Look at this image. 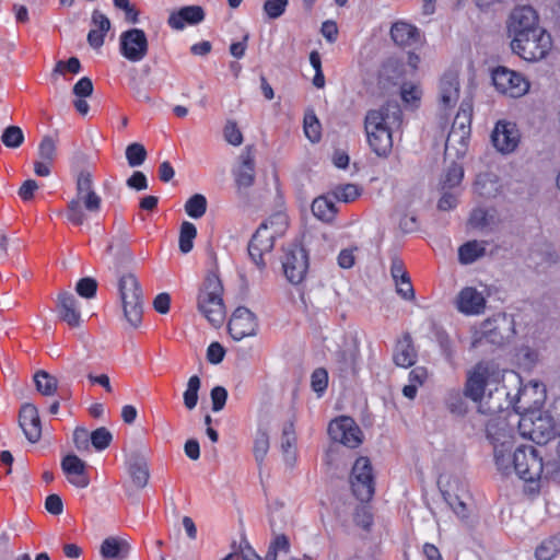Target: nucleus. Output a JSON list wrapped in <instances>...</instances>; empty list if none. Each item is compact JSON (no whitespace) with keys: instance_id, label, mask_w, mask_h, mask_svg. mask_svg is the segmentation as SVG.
I'll use <instances>...</instances> for the list:
<instances>
[{"instance_id":"1","label":"nucleus","mask_w":560,"mask_h":560,"mask_svg":"<svg viewBox=\"0 0 560 560\" xmlns=\"http://www.w3.org/2000/svg\"><path fill=\"white\" fill-rule=\"evenodd\" d=\"M402 112L396 102H387L378 109L365 115L364 128L371 150L381 158L389 155L393 149L392 127L399 126Z\"/></svg>"},{"instance_id":"2","label":"nucleus","mask_w":560,"mask_h":560,"mask_svg":"<svg viewBox=\"0 0 560 560\" xmlns=\"http://www.w3.org/2000/svg\"><path fill=\"white\" fill-rule=\"evenodd\" d=\"M487 439L493 445L494 462L497 468L503 475H510L513 470V444L514 429L505 419L491 418L486 424Z\"/></svg>"},{"instance_id":"3","label":"nucleus","mask_w":560,"mask_h":560,"mask_svg":"<svg viewBox=\"0 0 560 560\" xmlns=\"http://www.w3.org/2000/svg\"><path fill=\"white\" fill-rule=\"evenodd\" d=\"M92 185L91 174L81 172L77 179V198L68 202L66 210L68 221L75 226L82 225L86 219L82 203L85 210L91 213H98L101 210L102 199L93 190Z\"/></svg>"},{"instance_id":"4","label":"nucleus","mask_w":560,"mask_h":560,"mask_svg":"<svg viewBox=\"0 0 560 560\" xmlns=\"http://www.w3.org/2000/svg\"><path fill=\"white\" fill-rule=\"evenodd\" d=\"M222 293L220 278L210 273L205 278L197 298L198 310L214 326L221 325L225 318Z\"/></svg>"},{"instance_id":"5","label":"nucleus","mask_w":560,"mask_h":560,"mask_svg":"<svg viewBox=\"0 0 560 560\" xmlns=\"http://www.w3.org/2000/svg\"><path fill=\"white\" fill-rule=\"evenodd\" d=\"M118 290L122 302L124 314L128 323L138 327L142 320V290L135 275L126 273L120 277Z\"/></svg>"},{"instance_id":"6","label":"nucleus","mask_w":560,"mask_h":560,"mask_svg":"<svg viewBox=\"0 0 560 560\" xmlns=\"http://www.w3.org/2000/svg\"><path fill=\"white\" fill-rule=\"evenodd\" d=\"M488 378V369L481 364H478L467 376L464 387V395L465 397L479 404V412L485 415H494L502 409V406L491 401L493 399L492 393H490L488 400L483 399Z\"/></svg>"},{"instance_id":"7","label":"nucleus","mask_w":560,"mask_h":560,"mask_svg":"<svg viewBox=\"0 0 560 560\" xmlns=\"http://www.w3.org/2000/svg\"><path fill=\"white\" fill-rule=\"evenodd\" d=\"M518 429L523 436L539 445L547 444L558 434L553 419L538 409L523 415L518 421Z\"/></svg>"},{"instance_id":"8","label":"nucleus","mask_w":560,"mask_h":560,"mask_svg":"<svg viewBox=\"0 0 560 560\" xmlns=\"http://www.w3.org/2000/svg\"><path fill=\"white\" fill-rule=\"evenodd\" d=\"M551 47L552 38L546 30L527 34L511 42L513 52L529 62L544 59Z\"/></svg>"},{"instance_id":"9","label":"nucleus","mask_w":560,"mask_h":560,"mask_svg":"<svg viewBox=\"0 0 560 560\" xmlns=\"http://www.w3.org/2000/svg\"><path fill=\"white\" fill-rule=\"evenodd\" d=\"M353 495L361 502L372 500L375 492V479L371 460L361 456L357 458L350 475Z\"/></svg>"},{"instance_id":"10","label":"nucleus","mask_w":560,"mask_h":560,"mask_svg":"<svg viewBox=\"0 0 560 560\" xmlns=\"http://www.w3.org/2000/svg\"><path fill=\"white\" fill-rule=\"evenodd\" d=\"M544 469L542 458L532 445H521L513 452V470L524 481L540 478Z\"/></svg>"},{"instance_id":"11","label":"nucleus","mask_w":560,"mask_h":560,"mask_svg":"<svg viewBox=\"0 0 560 560\" xmlns=\"http://www.w3.org/2000/svg\"><path fill=\"white\" fill-rule=\"evenodd\" d=\"M282 267L289 282L300 284L306 278L310 268L307 250L301 244H289L288 247L284 248Z\"/></svg>"},{"instance_id":"12","label":"nucleus","mask_w":560,"mask_h":560,"mask_svg":"<svg viewBox=\"0 0 560 560\" xmlns=\"http://www.w3.org/2000/svg\"><path fill=\"white\" fill-rule=\"evenodd\" d=\"M545 30L539 24V15L530 5L515 7L508 20V32L512 39Z\"/></svg>"},{"instance_id":"13","label":"nucleus","mask_w":560,"mask_h":560,"mask_svg":"<svg viewBox=\"0 0 560 560\" xmlns=\"http://www.w3.org/2000/svg\"><path fill=\"white\" fill-rule=\"evenodd\" d=\"M330 439L349 448H355L362 443V431L350 417H339L330 421L328 425Z\"/></svg>"},{"instance_id":"14","label":"nucleus","mask_w":560,"mask_h":560,"mask_svg":"<svg viewBox=\"0 0 560 560\" xmlns=\"http://www.w3.org/2000/svg\"><path fill=\"white\" fill-rule=\"evenodd\" d=\"M474 116V102L471 97H465L453 120L450 133L446 139V148L451 142H459L466 145L471 133V121Z\"/></svg>"},{"instance_id":"15","label":"nucleus","mask_w":560,"mask_h":560,"mask_svg":"<svg viewBox=\"0 0 560 560\" xmlns=\"http://www.w3.org/2000/svg\"><path fill=\"white\" fill-rule=\"evenodd\" d=\"M275 240L276 233L270 231L268 222H262L252 236L247 250L252 261L259 269L266 267L264 256L272 250Z\"/></svg>"},{"instance_id":"16","label":"nucleus","mask_w":560,"mask_h":560,"mask_svg":"<svg viewBox=\"0 0 560 560\" xmlns=\"http://www.w3.org/2000/svg\"><path fill=\"white\" fill-rule=\"evenodd\" d=\"M495 89L511 97H521L526 94L530 88L527 78L523 72H490Z\"/></svg>"},{"instance_id":"17","label":"nucleus","mask_w":560,"mask_h":560,"mask_svg":"<svg viewBox=\"0 0 560 560\" xmlns=\"http://www.w3.org/2000/svg\"><path fill=\"white\" fill-rule=\"evenodd\" d=\"M521 133L516 124L499 120L491 133V142L493 147L501 153L513 152L520 143Z\"/></svg>"},{"instance_id":"18","label":"nucleus","mask_w":560,"mask_h":560,"mask_svg":"<svg viewBox=\"0 0 560 560\" xmlns=\"http://www.w3.org/2000/svg\"><path fill=\"white\" fill-rule=\"evenodd\" d=\"M258 323L255 314L244 306H238L228 323L229 334L234 340H242L255 335Z\"/></svg>"},{"instance_id":"19","label":"nucleus","mask_w":560,"mask_h":560,"mask_svg":"<svg viewBox=\"0 0 560 560\" xmlns=\"http://www.w3.org/2000/svg\"><path fill=\"white\" fill-rule=\"evenodd\" d=\"M148 51L145 33L140 28H131L120 35V52L130 61H140Z\"/></svg>"},{"instance_id":"20","label":"nucleus","mask_w":560,"mask_h":560,"mask_svg":"<svg viewBox=\"0 0 560 560\" xmlns=\"http://www.w3.org/2000/svg\"><path fill=\"white\" fill-rule=\"evenodd\" d=\"M390 37L399 47L413 49L422 46L425 40L417 26L405 21H397L392 25Z\"/></svg>"},{"instance_id":"21","label":"nucleus","mask_w":560,"mask_h":560,"mask_svg":"<svg viewBox=\"0 0 560 560\" xmlns=\"http://www.w3.org/2000/svg\"><path fill=\"white\" fill-rule=\"evenodd\" d=\"M459 98L458 72H444L439 85V105L442 110L453 107Z\"/></svg>"},{"instance_id":"22","label":"nucleus","mask_w":560,"mask_h":560,"mask_svg":"<svg viewBox=\"0 0 560 560\" xmlns=\"http://www.w3.org/2000/svg\"><path fill=\"white\" fill-rule=\"evenodd\" d=\"M19 423L26 439L31 443H36L40 439L42 424L38 410L34 405L25 404L21 407Z\"/></svg>"},{"instance_id":"23","label":"nucleus","mask_w":560,"mask_h":560,"mask_svg":"<svg viewBox=\"0 0 560 560\" xmlns=\"http://www.w3.org/2000/svg\"><path fill=\"white\" fill-rule=\"evenodd\" d=\"M456 307L463 314L479 315L486 307V299L477 289L466 287L457 294Z\"/></svg>"},{"instance_id":"24","label":"nucleus","mask_w":560,"mask_h":560,"mask_svg":"<svg viewBox=\"0 0 560 560\" xmlns=\"http://www.w3.org/2000/svg\"><path fill=\"white\" fill-rule=\"evenodd\" d=\"M205 16V11L200 5H186L173 11L167 19V24L173 30L182 31L187 25L201 23Z\"/></svg>"},{"instance_id":"25","label":"nucleus","mask_w":560,"mask_h":560,"mask_svg":"<svg viewBox=\"0 0 560 560\" xmlns=\"http://www.w3.org/2000/svg\"><path fill=\"white\" fill-rule=\"evenodd\" d=\"M61 468L68 481L74 487L86 488L89 486L90 478L85 470V463L77 455L65 456L61 460Z\"/></svg>"},{"instance_id":"26","label":"nucleus","mask_w":560,"mask_h":560,"mask_svg":"<svg viewBox=\"0 0 560 560\" xmlns=\"http://www.w3.org/2000/svg\"><path fill=\"white\" fill-rule=\"evenodd\" d=\"M418 359V351L415 347L410 332H404L394 347L393 360L397 366H412Z\"/></svg>"},{"instance_id":"27","label":"nucleus","mask_w":560,"mask_h":560,"mask_svg":"<svg viewBox=\"0 0 560 560\" xmlns=\"http://www.w3.org/2000/svg\"><path fill=\"white\" fill-rule=\"evenodd\" d=\"M57 311L60 318L70 327L74 328L80 325L81 313L78 306V300L72 293L61 292L58 294Z\"/></svg>"},{"instance_id":"28","label":"nucleus","mask_w":560,"mask_h":560,"mask_svg":"<svg viewBox=\"0 0 560 560\" xmlns=\"http://www.w3.org/2000/svg\"><path fill=\"white\" fill-rule=\"evenodd\" d=\"M240 159L241 165L235 172V183L238 188L252 187L255 183V156L250 149H246Z\"/></svg>"},{"instance_id":"29","label":"nucleus","mask_w":560,"mask_h":560,"mask_svg":"<svg viewBox=\"0 0 560 560\" xmlns=\"http://www.w3.org/2000/svg\"><path fill=\"white\" fill-rule=\"evenodd\" d=\"M130 549L127 540L110 536L103 540L100 552L103 559L124 560L129 556Z\"/></svg>"},{"instance_id":"30","label":"nucleus","mask_w":560,"mask_h":560,"mask_svg":"<svg viewBox=\"0 0 560 560\" xmlns=\"http://www.w3.org/2000/svg\"><path fill=\"white\" fill-rule=\"evenodd\" d=\"M537 388L538 384H535L533 386H524L518 390L513 401V409L516 413L521 415V417L537 410L541 405V398L530 399V393L535 392Z\"/></svg>"},{"instance_id":"31","label":"nucleus","mask_w":560,"mask_h":560,"mask_svg":"<svg viewBox=\"0 0 560 560\" xmlns=\"http://www.w3.org/2000/svg\"><path fill=\"white\" fill-rule=\"evenodd\" d=\"M311 209L317 219L327 223L331 222L338 213L336 200L331 194L315 198L312 202Z\"/></svg>"},{"instance_id":"32","label":"nucleus","mask_w":560,"mask_h":560,"mask_svg":"<svg viewBox=\"0 0 560 560\" xmlns=\"http://www.w3.org/2000/svg\"><path fill=\"white\" fill-rule=\"evenodd\" d=\"M444 402L447 410L456 417H463L467 413L468 406L465 400V395L459 389L448 390L445 395Z\"/></svg>"},{"instance_id":"33","label":"nucleus","mask_w":560,"mask_h":560,"mask_svg":"<svg viewBox=\"0 0 560 560\" xmlns=\"http://www.w3.org/2000/svg\"><path fill=\"white\" fill-rule=\"evenodd\" d=\"M128 472L136 488L142 489L147 486L149 480V469L144 459L136 458L131 460L128 466Z\"/></svg>"},{"instance_id":"34","label":"nucleus","mask_w":560,"mask_h":560,"mask_svg":"<svg viewBox=\"0 0 560 560\" xmlns=\"http://www.w3.org/2000/svg\"><path fill=\"white\" fill-rule=\"evenodd\" d=\"M486 248L477 241H470L463 244L458 249V260L463 265L472 264L479 257H482Z\"/></svg>"},{"instance_id":"35","label":"nucleus","mask_w":560,"mask_h":560,"mask_svg":"<svg viewBox=\"0 0 560 560\" xmlns=\"http://www.w3.org/2000/svg\"><path fill=\"white\" fill-rule=\"evenodd\" d=\"M400 96L407 106L412 109L418 108L422 98V89L415 82H404L400 85Z\"/></svg>"},{"instance_id":"36","label":"nucleus","mask_w":560,"mask_h":560,"mask_svg":"<svg viewBox=\"0 0 560 560\" xmlns=\"http://www.w3.org/2000/svg\"><path fill=\"white\" fill-rule=\"evenodd\" d=\"M34 382L37 390L44 396L54 395L57 390V380L45 371H38L34 375Z\"/></svg>"},{"instance_id":"37","label":"nucleus","mask_w":560,"mask_h":560,"mask_svg":"<svg viewBox=\"0 0 560 560\" xmlns=\"http://www.w3.org/2000/svg\"><path fill=\"white\" fill-rule=\"evenodd\" d=\"M196 236V226L191 222L184 221L179 231V249L182 253L187 254L192 249Z\"/></svg>"},{"instance_id":"38","label":"nucleus","mask_w":560,"mask_h":560,"mask_svg":"<svg viewBox=\"0 0 560 560\" xmlns=\"http://www.w3.org/2000/svg\"><path fill=\"white\" fill-rule=\"evenodd\" d=\"M498 183L491 178V175L483 174L479 175L475 182V191L483 197L491 198L498 194Z\"/></svg>"},{"instance_id":"39","label":"nucleus","mask_w":560,"mask_h":560,"mask_svg":"<svg viewBox=\"0 0 560 560\" xmlns=\"http://www.w3.org/2000/svg\"><path fill=\"white\" fill-rule=\"evenodd\" d=\"M442 495L445 502L450 505L453 512L460 518L466 520L469 516V509L464 500L456 493L450 490H442Z\"/></svg>"},{"instance_id":"40","label":"nucleus","mask_w":560,"mask_h":560,"mask_svg":"<svg viewBox=\"0 0 560 560\" xmlns=\"http://www.w3.org/2000/svg\"><path fill=\"white\" fill-rule=\"evenodd\" d=\"M207 199L201 194H195L185 203L186 213L192 219L201 218L207 211Z\"/></svg>"},{"instance_id":"41","label":"nucleus","mask_w":560,"mask_h":560,"mask_svg":"<svg viewBox=\"0 0 560 560\" xmlns=\"http://www.w3.org/2000/svg\"><path fill=\"white\" fill-rule=\"evenodd\" d=\"M361 195V189L354 184H345L337 186L331 196L336 201L352 202Z\"/></svg>"},{"instance_id":"42","label":"nucleus","mask_w":560,"mask_h":560,"mask_svg":"<svg viewBox=\"0 0 560 560\" xmlns=\"http://www.w3.org/2000/svg\"><path fill=\"white\" fill-rule=\"evenodd\" d=\"M147 155V150L141 143L133 142L126 148V159L130 167L142 165Z\"/></svg>"},{"instance_id":"43","label":"nucleus","mask_w":560,"mask_h":560,"mask_svg":"<svg viewBox=\"0 0 560 560\" xmlns=\"http://www.w3.org/2000/svg\"><path fill=\"white\" fill-rule=\"evenodd\" d=\"M200 384L201 382L198 375H192L188 380L187 388L184 393V405L189 410L197 406Z\"/></svg>"},{"instance_id":"44","label":"nucleus","mask_w":560,"mask_h":560,"mask_svg":"<svg viewBox=\"0 0 560 560\" xmlns=\"http://www.w3.org/2000/svg\"><path fill=\"white\" fill-rule=\"evenodd\" d=\"M2 143L10 149L19 148L24 141V133L18 126L7 127L1 135Z\"/></svg>"},{"instance_id":"45","label":"nucleus","mask_w":560,"mask_h":560,"mask_svg":"<svg viewBox=\"0 0 560 560\" xmlns=\"http://www.w3.org/2000/svg\"><path fill=\"white\" fill-rule=\"evenodd\" d=\"M353 522L365 532H370L373 525V514L366 505H359L353 512Z\"/></svg>"},{"instance_id":"46","label":"nucleus","mask_w":560,"mask_h":560,"mask_svg":"<svg viewBox=\"0 0 560 560\" xmlns=\"http://www.w3.org/2000/svg\"><path fill=\"white\" fill-rule=\"evenodd\" d=\"M328 386V373L324 368H317L311 375V387L320 397Z\"/></svg>"},{"instance_id":"47","label":"nucleus","mask_w":560,"mask_h":560,"mask_svg":"<svg viewBox=\"0 0 560 560\" xmlns=\"http://www.w3.org/2000/svg\"><path fill=\"white\" fill-rule=\"evenodd\" d=\"M38 155L42 160L54 163L57 155V145L51 137L46 136L42 139L38 147Z\"/></svg>"},{"instance_id":"48","label":"nucleus","mask_w":560,"mask_h":560,"mask_svg":"<svg viewBox=\"0 0 560 560\" xmlns=\"http://www.w3.org/2000/svg\"><path fill=\"white\" fill-rule=\"evenodd\" d=\"M463 177H464L463 167L457 164L451 165L447 168V171L444 175L443 182H442L443 189L457 187L462 183Z\"/></svg>"},{"instance_id":"49","label":"nucleus","mask_w":560,"mask_h":560,"mask_svg":"<svg viewBox=\"0 0 560 560\" xmlns=\"http://www.w3.org/2000/svg\"><path fill=\"white\" fill-rule=\"evenodd\" d=\"M289 0H265L264 12L270 20L279 19L287 10Z\"/></svg>"},{"instance_id":"50","label":"nucleus","mask_w":560,"mask_h":560,"mask_svg":"<svg viewBox=\"0 0 560 560\" xmlns=\"http://www.w3.org/2000/svg\"><path fill=\"white\" fill-rule=\"evenodd\" d=\"M112 433L104 427L91 433V443L97 451L107 448L112 442Z\"/></svg>"},{"instance_id":"51","label":"nucleus","mask_w":560,"mask_h":560,"mask_svg":"<svg viewBox=\"0 0 560 560\" xmlns=\"http://www.w3.org/2000/svg\"><path fill=\"white\" fill-rule=\"evenodd\" d=\"M75 291L82 298L92 299L96 295L97 282L90 277L82 278L78 281Z\"/></svg>"},{"instance_id":"52","label":"nucleus","mask_w":560,"mask_h":560,"mask_svg":"<svg viewBox=\"0 0 560 560\" xmlns=\"http://www.w3.org/2000/svg\"><path fill=\"white\" fill-rule=\"evenodd\" d=\"M468 222L471 228L482 230L490 225V217L486 209L477 208L471 211Z\"/></svg>"},{"instance_id":"53","label":"nucleus","mask_w":560,"mask_h":560,"mask_svg":"<svg viewBox=\"0 0 560 560\" xmlns=\"http://www.w3.org/2000/svg\"><path fill=\"white\" fill-rule=\"evenodd\" d=\"M390 275L395 284H399L400 281L410 278L402 259L398 256H394L390 259Z\"/></svg>"},{"instance_id":"54","label":"nucleus","mask_w":560,"mask_h":560,"mask_svg":"<svg viewBox=\"0 0 560 560\" xmlns=\"http://www.w3.org/2000/svg\"><path fill=\"white\" fill-rule=\"evenodd\" d=\"M304 132L305 136L312 141L316 142L320 139V125L316 116H305L304 118Z\"/></svg>"},{"instance_id":"55","label":"nucleus","mask_w":560,"mask_h":560,"mask_svg":"<svg viewBox=\"0 0 560 560\" xmlns=\"http://www.w3.org/2000/svg\"><path fill=\"white\" fill-rule=\"evenodd\" d=\"M225 140L232 145H240L243 142V135L235 121H228L224 130Z\"/></svg>"},{"instance_id":"56","label":"nucleus","mask_w":560,"mask_h":560,"mask_svg":"<svg viewBox=\"0 0 560 560\" xmlns=\"http://www.w3.org/2000/svg\"><path fill=\"white\" fill-rule=\"evenodd\" d=\"M557 557L555 545L547 538L544 539L535 549L536 560H552Z\"/></svg>"},{"instance_id":"57","label":"nucleus","mask_w":560,"mask_h":560,"mask_svg":"<svg viewBox=\"0 0 560 560\" xmlns=\"http://www.w3.org/2000/svg\"><path fill=\"white\" fill-rule=\"evenodd\" d=\"M269 450V438L266 433L257 435L254 442V456L255 459L261 463Z\"/></svg>"},{"instance_id":"58","label":"nucleus","mask_w":560,"mask_h":560,"mask_svg":"<svg viewBox=\"0 0 560 560\" xmlns=\"http://www.w3.org/2000/svg\"><path fill=\"white\" fill-rule=\"evenodd\" d=\"M210 396L212 410L215 412L222 410L228 399V390L222 386H215L211 389Z\"/></svg>"},{"instance_id":"59","label":"nucleus","mask_w":560,"mask_h":560,"mask_svg":"<svg viewBox=\"0 0 560 560\" xmlns=\"http://www.w3.org/2000/svg\"><path fill=\"white\" fill-rule=\"evenodd\" d=\"M224 355H225V349L221 343L214 341L209 345V347L207 349V360L211 364L221 363L224 359Z\"/></svg>"},{"instance_id":"60","label":"nucleus","mask_w":560,"mask_h":560,"mask_svg":"<svg viewBox=\"0 0 560 560\" xmlns=\"http://www.w3.org/2000/svg\"><path fill=\"white\" fill-rule=\"evenodd\" d=\"M295 442L294 423L289 421L284 423L282 429L281 447L284 452H288Z\"/></svg>"},{"instance_id":"61","label":"nucleus","mask_w":560,"mask_h":560,"mask_svg":"<svg viewBox=\"0 0 560 560\" xmlns=\"http://www.w3.org/2000/svg\"><path fill=\"white\" fill-rule=\"evenodd\" d=\"M268 547L278 553L279 552L289 553L290 549H291V544H290V539L287 535L276 534L272 537Z\"/></svg>"},{"instance_id":"62","label":"nucleus","mask_w":560,"mask_h":560,"mask_svg":"<svg viewBox=\"0 0 560 560\" xmlns=\"http://www.w3.org/2000/svg\"><path fill=\"white\" fill-rule=\"evenodd\" d=\"M92 92L93 83L92 80L88 77L81 78L73 86V94L80 98L90 96Z\"/></svg>"},{"instance_id":"63","label":"nucleus","mask_w":560,"mask_h":560,"mask_svg":"<svg viewBox=\"0 0 560 560\" xmlns=\"http://www.w3.org/2000/svg\"><path fill=\"white\" fill-rule=\"evenodd\" d=\"M92 28L106 34L110 28V21L100 10H94L92 13Z\"/></svg>"},{"instance_id":"64","label":"nucleus","mask_w":560,"mask_h":560,"mask_svg":"<svg viewBox=\"0 0 560 560\" xmlns=\"http://www.w3.org/2000/svg\"><path fill=\"white\" fill-rule=\"evenodd\" d=\"M46 510L52 515H60L63 512V503L58 494H49L45 500Z\"/></svg>"}]
</instances>
